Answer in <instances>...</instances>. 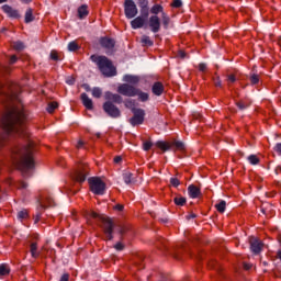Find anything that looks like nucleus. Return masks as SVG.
<instances>
[{
  "instance_id": "nucleus-1",
  "label": "nucleus",
  "mask_w": 281,
  "mask_h": 281,
  "mask_svg": "<svg viewBox=\"0 0 281 281\" xmlns=\"http://www.w3.org/2000/svg\"><path fill=\"white\" fill-rule=\"evenodd\" d=\"M10 93L5 94L3 106L4 111L0 121V126L5 135H20L27 137V128L25 127V110L21 104V99L14 89H10Z\"/></svg>"
},
{
  "instance_id": "nucleus-2",
  "label": "nucleus",
  "mask_w": 281,
  "mask_h": 281,
  "mask_svg": "<svg viewBox=\"0 0 281 281\" xmlns=\"http://www.w3.org/2000/svg\"><path fill=\"white\" fill-rule=\"evenodd\" d=\"M33 144L29 143L26 146L19 148L13 156L14 164L22 172L23 177H27L30 170H34V158L32 157Z\"/></svg>"
},
{
  "instance_id": "nucleus-3",
  "label": "nucleus",
  "mask_w": 281,
  "mask_h": 281,
  "mask_svg": "<svg viewBox=\"0 0 281 281\" xmlns=\"http://www.w3.org/2000/svg\"><path fill=\"white\" fill-rule=\"evenodd\" d=\"M90 58H91L92 63H95V65H98L100 71H101V74H103V76L111 78V77L117 75V70H115V68L113 67V63H111V60H109V58H106L104 56H97V55H92Z\"/></svg>"
},
{
  "instance_id": "nucleus-4",
  "label": "nucleus",
  "mask_w": 281,
  "mask_h": 281,
  "mask_svg": "<svg viewBox=\"0 0 281 281\" xmlns=\"http://www.w3.org/2000/svg\"><path fill=\"white\" fill-rule=\"evenodd\" d=\"M87 221H91V218H97L103 223L104 233L106 235L108 240H113V221L111 218L100 215L94 211H87L86 212Z\"/></svg>"
},
{
  "instance_id": "nucleus-5",
  "label": "nucleus",
  "mask_w": 281,
  "mask_h": 281,
  "mask_svg": "<svg viewBox=\"0 0 281 281\" xmlns=\"http://www.w3.org/2000/svg\"><path fill=\"white\" fill-rule=\"evenodd\" d=\"M157 148L162 150V153H166L167 150H186V144L180 140H175V142H164V140H158L156 143Z\"/></svg>"
},
{
  "instance_id": "nucleus-6",
  "label": "nucleus",
  "mask_w": 281,
  "mask_h": 281,
  "mask_svg": "<svg viewBox=\"0 0 281 281\" xmlns=\"http://www.w3.org/2000/svg\"><path fill=\"white\" fill-rule=\"evenodd\" d=\"M88 183L93 194H99V195L104 194V191L106 190V184L102 181V179L98 177H92L88 180Z\"/></svg>"
},
{
  "instance_id": "nucleus-7",
  "label": "nucleus",
  "mask_w": 281,
  "mask_h": 281,
  "mask_svg": "<svg viewBox=\"0 0 281 281\" xmlns=\"http://www.w3.org/2000/svg\"><path fill=\"white\" fill-rule=\"evenodd\" d=\"M150 14H153V16L161 14L162 25L168 29V25H170V16H168V13L164 11V7L161 4H154L150 8Z\"/></svg>"
},
{
  "instance_id": "nucleus-8",
  "label": "nucleus",
  "mask_w": 281,
  "mask_h": 281,
  "mask_svg": "<svg viewBox=\"0 0 281 281\" xmlns=\"http://www.w3.org/2000/svg\"><path fill=\"white\" fill-rule=\"evenodd\" d=\"M133 117L130 119V124L133 126H139V124H144V120L146 117V111L143 109H133Z\"/></svg>"
},
{
  "instance_id": "nucleus-9",
  "label": "nucleus",
  "mask_w": 281,
  "mask_h": 281,
  "mask_svg": "<svg viewBox=\"0 0 281 281\" xmlns=\"http://www.w3.org/2000/svg\"><path fill=\"white\" fill-rule=\"evenodd\" d=\"M124 12L126 19H135L137 16V4L133 0H125L124 2Z\"/></svg>"
},
{
  "instance_id": "nucleus-10",
  "label": "nucleus",
  "mask_w": 281,
  "mask_h": 281,
  "mask_svg": "<svg viewBox=\"0 0 281 281\" xmlns=\"http://www.w3.org/2000/svg\"><path fill=\"white\" fill-rule=\"evenodd\" d=\"M117 93L127 98H135L137 95V88L128 83H122L117 87Z\"/></svg>"
},
{
  "instance_id": "nucleus-11",
  "label": "nucleus",
  "mask_w": 281,
  "mask_h": 281,
  "mask_svg": "<svg viewBox=\"0 0 281 281\" xmlns=\"http://www.w3.org/2000/svg\"><path fill=\"white\" fill-rule=\"evenodd\" d=\"M103 111L110 116L117 119L122 115V112L119 110V108L113 104L111 101H106L103 103Z\"/></svg>"
},
{
  "instance_id": "nucleus-12",
  "label": "nucleus",
  "mask_w": 281,
  "mask_h": 281,
  "mask_svg": "<svg viewBox=\"0 0 281 281\" xmlns=\"http://www.w3.org/2000/svg\"><path fill=\"white\" fill-rule=\"evenodd\" d=\"M72 179L78 181V183H83V181H87V167L85 165H79L72 175Z\"/></svg>"
},
{
  "instance_id": "nucleus-13",
  "label": "nucleus",
  "mask_w": 281,
  "mask_h": 281,
  "mask_svg": "<svg viewBox=\"0 0 281 281\" xmlns=\"http://www.w3.org/2000/svg\"><path fill=\"white\" fill-rule=\"evenodd\" d=\"M148 25L154 32V34H157L161 30V20L159 19V15H151L148 20Z\"/></svg>"
},
{
  "instance_id": "nucleus-14",
  "label": "nucleus",
  "mask_w": 281,
  "mask_h": 281,
  "mask_svg": "<svg viewBox=\"0 0 281 281\" xmlns=\"http://www.w3.org/2000/svg\"><path fill=\"white\" fill-rule=\"evenodd\" d=\"M263 244L256 237L250 238V250L252 254H260L262 251Z\"/></svg>"
},
{
  "instance_id": "nucleus-15",
  "label": "nucleus",
  "mask_w": 281,
  "mask_h": 281,
  "mask_svg": "<svg viewBox=\"0 0 281 281\" xmlns=\"http://www.w3.org/2000/svg\"><path fill=\"white\" fill-rule=\"evenodd\" d=\"M3 12L10 18V19H21V14L19 13V10L4 4L2 5Z\"/></svg>"
},
{
  "instance_id": "nucleus-16",
  "label": "nucleus",
  "mask_w": 281,
  "mask_h": 281,
  "mask_svg": "<svg viewBox=\"0 0 281 281\" xmlns=\"http://www.w3.org/2000/svg\"><path fill=\"white\" fill-rule=\"evenodd\" d=\"M146 21L147 19L142 15L135 18L134 20L131 21L132 29L139 30L144 27V25H146Z\"/></svg>"
},
{
  "instance_id": "nucleus-17",
  "label": "nucleus",
  "mask_w": 281,
  "mask_h": 281,
  "mask_svg": "<svg viewBox=\"0 0 281 281\" xmlns=\"http://www.w3.org/2000/svg\"><path fill=\"white\" fill-rule=\"evenodd\" d=\"M104 98H105V100H108V102H114L115 104H122V97L120 94H114L112 92H105Z\"/></svg>"
},
{
  "instance_id": "nucleus-18",
  "label": "nucleus",
  "mask_w": 281,
  "mask_h": 281,
  "mask_svg": "<svg viewBox=\"0 0 281 281\" xmlns=\"http://www.w3.org/2000/svg\"><path fill=\"white\" fill-rule=\"evenodd\" d=\"M188 192L191 199H199L201 196V189L194 184L189 186Z\"/></svg>"
},
{
  "instance_id": "nucleus-19",
  "label": "nucleus",
  "mask_w": 281,
  "mask_h": 281,
  "mask_svg": "<svg viewBox=\"0 0 281 281\" xmlns=\"http://www.w3.org/2000/svg\"><path fill=\"white\" fill-rule=\"evenodd\" d=\"M81 102H82L83 106H86V109H88L89 111H91V109H93V100H91V98H89V95H87V93L81 94Z\"/></svg>"
},
{
  "instance_id": "nucleus-20",
  "label": "nucleus",
  "mask_w": 281,
  "mask_h": 281,
  "mask_svg": "<svg viewBox=\"0 0 281 281\" xmlns=\"http://www.w3.org/2000/svg\"><path fill=\"white\" fill-rule=\"evenodd\" d=\"M100 43L105 49H113L115 47V41L109 37H102Z\"/></svg>"
},
{
  "instance_id": "nucleus-21",
  "label": "nucleus",
  "mask_w": 281,
  "mask_h": 281,
  "mask_svg": "<svg viewBox=\"0 0 281 281\" xmlns=\"http://www.w3.org/2000/svg\"><path fill=\"white\" fill-rule=\"evenodd\" d=\"M151 91L154 95H161V93H164V83L159 81L155 82L151 87Z\"/></svg>"
},
{
  "instance_id": "nucleus-22",
  "label": "nucleus",
  "mask_w": 281,
  "mask_h": 281,
  "mask_svg": "<svg viewBox=\"0 0 281 281\" xmlns=\"http://www.w3.org/2000/svg\"><path fill=\"white\" fill-rule=\"evenodd\" d=\"M136 95L139 100V102H148L150 95L148 94V92H144L140 89L136 88Z\"/></svg>"
},
{
  "instance_id": "nucleus-23",
  "label": "nucleus",
  "mask_w": 281,
  "mask_h": 281,
  "mask_svg": "<svg viewBox=\"0 0 281 281\" xmlns=\"http://www.w3.org/2000/svg\"><path fill=\"white\" fill-rule=\"evenodd\" d=\"M124 82H128L130 85H137L139 82V78L135 75H125L123 77Z\"/></svg>"
},
{
  "instance_id": "nucleus-24",
  "label": "nucleus",
  "mask_w": 281,
  "mask_h": 281,
  "mask_svg": "<svg viewBox=\"0 0 281 281\" xmlns=\"http://www.w3.org/2000/svg\"><path fill=\"white\" fill-rule=\"evenodd\" d=\"M78 16L79 19H85L89 16V9L86 4H82L81 7L78 8Z\"/></svg>"
},
{
  "instance_id": "nucleus-25",
  "label": "nucleus",
  "mask_w": 281,
  "mask_h": 281,
  "mask_svg": "<svg viewBox=\"0 0 281 281\" xmlns=\"http://www.w3.org/2000/svg\"><path fill=\"white\" fill-rule=\"evenodd\" d=\"M31 255L32 258H38V256H41V252H38V245L36 243L31 244Z\"/></svg>"
},
{
  "instance_id": "nucleus-26",
  "label": "nucleus",
  "mask_w": 281,
  "mask_h": 281,
  "mask_svg": "<svg viewBox=\"0 0 281 281\" xmlns=\"http://www.w3.org/2000/svg\"><path fill=\"white\" fill-rule=\"evenodd\" d=\"M25 23H32L34 21V11L32 9H27L24 18Z\"/></svg>"
},
{
  "instance_id": "nucleus-27",
  "label": "nucleus",
  "mask_w": 281,
  "mask_h": 281,
  "mask_svg": "<svg viewBox=\"0 0 281 281\" xmlns=\"http://www.w3.org/2000/svg\"><path fill=\"white\" fill-rule=\"evenodd\" d=\"M217 212H220L221 214H223V212H225L226 207H227V203L225 201H221L220 203H217L215 205Z\"/></svg>"
},
{
  "instance_id": "nucleus-28",
  "label": "nucleus",
  "mask_w": 281,
  "mask_h": 281,
  "mask_svg": "<svg viewBox=\"0 0 281 281\" xmlns=\"http://www.w3.org/2000/svg\"><path fill=\"white\" fill-rule=\"evenodd\" d=\"M248 161L249 164H251L252 166H258V164H260V159L258 158V156L256 155H250L248 157Z\"/></svg>"
},
{
  "instance_id": "nucleus-29",
  "label": "nucleus",
  "mask_w": 281,
  "mask_h": 281,
  "mask_svg": "<svg viewBox=\"0 0 281 281\" xmlns=\"http://www.w3.org/2000/svg\"><path fill=\"white\" fill-rule=\"evenodd\" d=\"M140 43H143V45H147L148 47L153 46V42L150 41V37L148 35H143L140 38Z\"/></svg>"
},
{
  "instance_id": "nucleus-30",
  "label": "nucleus",
  "mask_w": 281,
  "mask_h": 281,
  "mask_svg": "<svg viewBox=\"0 0 281 281\" xmlns=\"http://www.w3.org/2000/svg\"><path fill=\"white\" fill-rule=\"evenodd\" d=\"M150 14V9L148 7L145 8H140V16H143V19H147Z\"/></svg>"
},
{
  "instance_id": "nucleus-31",
  "label": "nucleus",
  "mask_w": 281,
  "mask_h": 281,
  "mask_svg": "<svg viewBox=\"0 0 281 281\" xmlns=\"http://www.w3.org/2000/svg\"><path fill=\"white\" fill-rule=\"evenodd\" d=\"M123 179H124L125 183L128 186L130 183L133 182V173H131V172H125V173L123 175Z\"/></svg>"
},
{
  "instance_id": "nucleus-32",
  "label": "nucleus",
  "mask_w": 281,
  "mask_h": 281,
  "mask_svg": "<svg viewBox=\"0 0 281 281\" xmlns=\"http://www.w3.org/2000/svg\"><path fill=\"white\" fill-rule=\"evenodd\" d=\"M125 106L126 109H131V111L133 112V109H136L135 108V100L133 99H128L125 101Z\"/></svg>"
},
{
  "instance_id": "nucleus-33",
  "label": "nucleus",
  "mask_w": 281,
  "mask_h": 281,
  "mask_svg": "<svg viewBox=\"0 0 281 281\" xmlns=\"http://www.w3.org/2000/svg\"><path fill=\"white\" fill-rule=\"evenodd\" d=\"M58 109V103L57 102H50L47 106L48 113H54Z\"/></svg>"
},
{
  "instance_id": "nucleus-34",
  "label": "nucleus",
  "mask_w": 281,
  "mask_h": 281,
  "mask_svg": "<svg viewBox=\"0 0 281 281\" xmlns=\"http://www.w3.org/2000/svg\"><path fill=\"white\" fill-rule=\"evenodd\" d=\"M25 45L23 42H14L13 43V49H16V52H21V49H24Z\"/></svg>"
},
{
  "instance_id": "nucleus-35",
  "label": "nucleus",
  "mask_w": 281,
  "mask_h": 281,
  "mask_svg": "<svg viewBox=\"0 0 281 281\" xmlns=\"http://www.w3.org/2000/svg\"><path fill=\"white\" fill-rule=\"evenodd\" d=\"M92 97H93V98H102V89H100V88H93V89H92Z\"/></svg>"
},
{
  "instance_id": "nucleus-36",
  "label": "nucleus",
  "mask_w": 281,
  "mask_h": 281,
  "mask_svg": "<svg viewBox=\"0 0 281 281\" xmlns=\"http://www.w3.org/2000/svg\"><path fill=\"white\" fill-rule=\"evenodd\" d=\"M77 49H79L78 43L76 42H70L68 44V50L69 52H77Z\"/></svg>"
},
{
  "instance_id": "nucleus-37",
  "label": "nucleus",
  "mask_w": 281,
  "mask_h": 281,
  "mask_svg": "<svg viewBox=\"0 0 281 281\" xmlns=\"http://www.w3.org/2000/svg\"><path fill=\"white\" fill-rule=\"evenodd\" d=\"M8 273H10V268L5 265L0 266V276H8Z\"/></svg>"
},
{
  "instance_id": "nucleus-38",
  "label": "nucleus",
  "mask_w": 281,
  "mask_h": 281,
  "mask_svg": "<svg viewBox=\"0 0 281 281\" xmlns=\"http://www.w3.org/2000/svg\"><path fill=\"white\" fill-rule=\"evenodd\" d=\"M175 203H176V205H186V198H183V196H177V198H175Z\"/></svg>"
},
{
  "instance_id": "nucleus-39",
  "label": "nucleus",
  "mask_w": 281,
  "mask_h": 281,
  "mask_svg": "<svg viewBox=\"0 0 281 281\" xmlns=\"http://www.w3.org/2000/svg\"><path fill=\"white\" fill-rule=\"evenodd\" d=\"M18 218H19L20 221H23V218H27V211H26V210L20 211V212L18 213Z\"/></svg>"
},
{
  "instance_id": "nucleus-40",
  "label": "nucleus",
  "mask_w": 281,
  "mask_h": 281,
  "mask_svg": "<svg viewBox=\"0 0 281 281\" xmlns=\"http://www.w3.org/2000/svg\"><path fill=\"white\" fill-rule=\"evenodd\" d=\"M250 82L251 85H258V82H260V77L258 75H251Z\"/></svg>"
},
{
  "instance_id": "nucleus-41",
  "label": "nucleus",
  "mask_w": 281,
  "mask_h": 281,
  "mask_svg": "<svg viewBox=\"0 0 281 281\" xmlns=\"http://www.w3.org/2000/svg\"><path fill=\"white\" fill-rule=\"evenodd\" d=\"M170 183L171 186H173V188H179V186L181 184V182L177 178H171Z\"/></svg>"
},
{
  "instance_id": "nucleus-42",
  "label": "nucleus",
  "mask_w": 281,
  "mask_h": 281,
  "mask_svg": "<svg viewBox=\"0 0 281 281\" xmlns=\"http://www.w3.org/2000/svg\"><path fill=\"white\" fill-rule=\"evenodd\" d=\"M150 148H153V143H150V142H145V143L143 144V149H144V150H150Z\"/></svg>"
},
{
  "instance_id": "nucleus-43",
  "label": "nucleus",
  "mask_w": 281,
  "mask_h": 281,
  "mask_svg": "<svg viewBox=\"0 0 281 281\" xmlns=\"http://www.w3.org/2000/svg\"><path fill=\"white\" fill-rule=\"evenodd\" d=\"M139 8H148V0H139L138 2Z\"/></svg>"
},
{
  "instance_id": "nucleus-44",
  "label": "nucleus",
  "mask_w": 281,
  "mask_h": 281,
  "mask_svg": "<svg viewBox=\"0 0 281 281\" xmlns=\"http://www.w3.org/2000/svg\"><path fill=\"white\" fill-rule=\"evenodd\" d=\"M171 5H172V8H181V5H183V3L181 2V0H173Z\"/></svg>"
},
{
  "instance_id": "nucleus-45",
  "label": "nucleus",
  "mask_w": 281,
  "mask_h": 281,
  "mask_svg": "<svg viewBox=\"0 0 281 281\" xmlns=\"http://www.w3.org/2000/svg\"><path fill=\"white\" fill-rule=\"evenodd\" d=\"M50 58H52V60H58V52L52 50L50 52Z\"/></svg>"
},
{
  "instance_id": "nucleus-46",
  "label": "nucleus",
  "mask_w": 281,
  "mask_h": 281,
  "mask_svg": "<svg viewBox=\"0 0 281 281\" xmlns=\"http://www.w3.org/2000/svg\"><path fill=\"white\" fill-rule=\"evenodd\" d=\"M114 249H116V251H122L124 249V245L122 243H117L115 246H114Z\"/></svg>"
},
{
  "instance_id": "nucleus-47",
  "label": "nucleus",
  "mask_w": 281,
  "mask_h": 281,
  "mask_svg": "<svg viewBox=\"0 0 281 281\" xmlns=\"http://www.w3.org/2000/svg\"><path fill=\"white\" fill-rule=\"evenodd\" d=\"M18 188L20 190H25V188H27V183H25L24 181H21L19 184H18Z\"/></svg>"
},
{
  "instance_id": "nucleus-48",
  "label": "nucleus",
  "mask_w": 281,
  "mask_h": 281,
  "mask_svg": "<svg viewBox=\"0 0 281 281\" xmlns=\"http://www.w3.org/2000/svg\"><path fill=\"white\" fill-rule=\"evenodd\" d=\"M274 150H276V153H278V155H281V143H279L274 146Z\"/></svg>"
},
{
  "instance_id": "nucleus-49",
  "label": "nucleus",
  "mask_w": 281,
  "mask_h": 281,
  "mask_svg": "<svg viewBox=\"0 0 281 281\" xmlns=\"http://www.w3.org/2000/svg\"><path fill=\"white\" fill-rule=\"evenodd\" d=\"M59 281H69V274L68 273L63 274Z\"/></svg>"
},
{
  "instance_id": "nucleus-50",
  "label": "nucleus",
  "mask_w": 281,
  "mask_h": 281,
  "mask_svg": "<svg viewBox=\"0 0 281 281\" xmlns=\"http://www.w3.org/2000/svg\"><path fill=\"white\" fill-rule=\"evenodd\" d=\"M199 69H200V71H205V69H207V65H205V64H200V65H199Z\"/></svg>"
},
{
  "instance_id": "nucleus-51",
  "label": "nucleus",
  "mask_w": 281,
  "mask_h": 281,
  "mask_svg": "<svg viewBox=\"0 0 281 281\" xmlns=\"http://www.w3.org/2000/svg\"><path fill=\"white\" fill-rule=\"evenodd\" d=\"M114 210H117L119 212H122V210H124V205H122V204H116V205L114 206Z\"/></svg>"
},
{
  "instance_id": "nucleus-52",
  "label": "nucleus",
  "mask_w": 281,
  "mask_h": 281,
  "mask_svg": "<svg viewBox=\"0 0 281 281\" xmlns=\"http://www.w3.org/2000/svg\"><path fill=\"white\" fill-rule=\"evenodd\" d=\"M16 56H11V58H10V65H14V63H16Z\"/></svg>"
},
{
  "instance_id": "nucleus-53",
  "label": "nucleus",
  "mask_w": 281,
  "mask_h": 281,
  "mask_svg": "<svg viewBox=\"0 0 281 281\" xmlns=\"http://www.w3.org/2000/svg\"><path fill=\"white\" fill-rule=\"evenodd\" d=\"M236 80V76L229 75L228 76V82H234Z\"/></svg>"
},
{
  "instance_id": "nucleus-54",
  "label": "nucleus",
  "mask_w": 281,
  "mask_h": 281,
  "mask_svg": "<svg viewBox=\"0 0 281 281\" xmlns=\"http://www.w3.org/2000/svg\"><path fill=\"white\" fill-rule=\"evenodd\" d=\"M178 56L179 58H186V52L179 50Z\"/></svg>"
},
{
  "instance_id": "nucleus-55",
  "label": "nucleus",
  "mask_w": 281,
  "mask_h": 281,
  "mask_svg": "<svg viewBox=\"0 0 281 281\" xmlns=\"http://www.w3.org/2000/svg\"><path fill=\"white\" fill-rule=\"evenodd\" d=\"M121 162H122L121 156H116V157L114 158V164H121Z\"/></svg>"
},
{
  "instance_id": "nucleus-56",
  "label": "nucleus",
  "mask_w": 281,
  "mask_h": 281,
  "mask_svg": "<svg viewBox=\"0 0 281 281\" xmlns=\"http://www.w3.org/2000/svg\"><path fill=\"white\" fill-rule=\"evenodd\" d=\"M238 109H247V105H245L243 102L237 103Z\"/></svg>"
},
{
  "instance_id": "nucleus-57",
  "label": "nucleus",
  "mask_w": 281,
  "mask_h": 281,
  "mask_svg": "<svg viewBox=\"0 0 281 281\" xmlns=\"http://www.w3.org/2000/svg\"><path fill=\"white\" fill-rule=\"evenodd\" d=\"M67 85H74L76 80L74 78L67 79L66 80Z\"/></svg>"
},
{
  "instance_id": "nucleus-58",
  "label": "nucleus",
  "mask_w": 281,
  "mask_h": 281,
  "mask_svg": "<svg viewBox=\"0 0 281 281\" xmlns=\"http://www.w3.org/2000/svg\"><path fill=\"white\" fill-rule=\"evenodd\" d=\"M85 146V143L82 140H79L77 144V148H82Z\"/></svg>"
},
{
  "instance_id": "nucleus-59",
  "label": "nucleus",
  "mask_w": 281,
  "mask_h": 281,
  "mask_svg": "<svg viewBox=\"0 0 281 281\" xmlns=\"http://www.w3.org/2000/svg\"><path fill=\"white\" fill-rule=\"evenodd\" d=\"M126 232V228L125 227H121L120 228V234H124Z\"/></svg>"
},
{
  "instance_id": "nucleus-60",
  "label": "nucleus",
  "mask_w": 281,
  "mask_h": 281,
  "mask_svg": "<svg viewBox=\"0 0 281 281\" xmlns=\"http://www.w3.org/2000/svg\"><path fill=\"white\" fill-rule=\"evenodd\" d=\"M244 268H245L246 270H249V269H251V266L245 263V265H244Z\"/></svg>"
},
{
  "instance_id": "nucleus-61",
  "label": "nucleus",
  "mask_w": 281,
  "mask_h": 281,
  "mask_svg": "<svg viewBox=\"0 0 281 281\" xmlns=\"http://www.w3.org/2000/svg\"><path fill=\"white\" fill-rule=\"evenodd\" d=\"M32 0H22V3H31Z\"/></svg>"
},
{
  "instance_id": "nucleus-62",
  "label": "nucleus",
  "mask_w": 281,
  "mask_h": 281,
  "mask_svg": "<svg viewBox=\"0 0 281 281\" xmlns=\"http://www.w3.org/2000/svg\"><path fill=\"white\" fill-rule=\"evenodd\" d=\"M2 139H3V135H0V146H1Z\"/></svg>"
},
{
  "instance_id": "nucleus-63",
  "label": "nucleus",
  "mask_w": 281,
  "mask_h": 281,
  "mask_svg": "<svg viewBox=\"0 0 281 281\" xmlns=\"http://www.w3.org/2000/svg\"><path fill=\"white\" fill-rule=\"evenodd\" d=\"M48 206H52V200L48 201Z\"/></svg>"
},
{
  "instance_id": "nucleus-64",
  "label": "nucleus",
  "mask_w": 281,
  "mask_h": 281,
  "mask_svg": "<svg viewBox=\"0 0 281 281\" xmlns=\"http://www.w3.org/2000/svg\"><path fill=\"white\" fill-rule=\"evenodd\" d=\"M5 1H8V0H0V3H5Z\"/></svg>"
}]
</instances>
